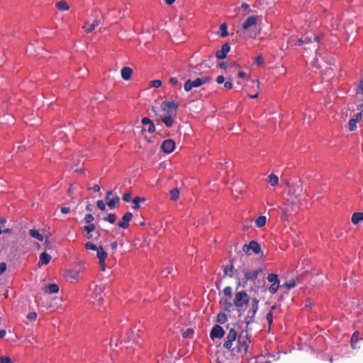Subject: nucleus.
I'll return each mask as SVG.
<instances>
[{"label": "nucleus", "mask_w": 363, "mask_h": 363, "mask_svg": "<svg viewBox=\"0 0 363 363\" xmlns=\"http://www.w3.org/2000/svg\"><path fill=\"white\" fill-rule=\"evenodd\" d=\"M250 342V340L247 335L238 337L235 330L231 328L223 343V347L230 350L233 355L243 356L247 352Z\"/></svg>", "instance_id": "nucleus-1"}, {"label": "nucleus", "mask_w": 363, "mask_h": 363, "mask_svg": "<svg viewBox=\"0 0 363 363\" xmlns=\"http://www.w3.org/2000/svg\"><path fill=\"white\" fill-rule=\"evenodd\" d=\"M239 270L242 274L243 277L239 279L237 282V289L240 286L245 287L248 281H253L255 284V281H259V277L262 278V280L264 279V274L263 273L262 267H257L255 269H249L245 267H240Z\"/></svg>", "instance_id": "nucleus-2"}, {"label": "nucleus", "mask_w": 363, "mask_h": 363, "mask_svg": "<svg viewBox=\"0 0 363 363\" xmlns=\"http://www.w3.org/2000/svg\"><path fill=\"white\" fill-rule=\"evenodd\" d=\"M179 104L174 101H164L161 104V108L165 113L160 116V121L167 127L170 128L174 124V117L177 116Z\"/></svg>", "instance_id": "nucleus-3"}, {"label": "nucleus", "mask_w": 363, "mask_h": 363, "mask_svg": "<svg viewBox=\"0 0 363 363\" xmlns=\"http://www.w3.org/2000/svg\"><path fill=\"white\" fill-rule=\"evenodd\" d=\"M261 31L258 25V16H249L242 26V33L245 38H255Z\"/></svg>", "instance_id": "nucleus-4"}, {"label": "nucleus", "mask_w": 363, "mask_h": 363, "mask_svg": "<svg viewBox=\"0 0 363 363\" xmlns=\"http://www.w3.org/2000/svg\"><path fill=\"white\" fill-rule=\"evenodd\" d=\"M303 191V186L301 184H293L289 186L288 196L289 198L286 199V202L296 205L297 204L301 197V192Z\"/></svg>", "instance_id": "nucleus-5"}, {"label": "nucleus", "mask_w": 363, "mask_h": 363, "mask_svg": "<svg viewBox=\"0 0 363 363\" xmlns=\"http://www.w3.org/2000/svg\"><path fill=\"white\" fill-rule=\"evenodd\" d=\"M250 298L245 290L237 291L235 294L233 299V305L237 308L238 312H240L241 308L249 304Z\"/></svg>", "instance_id": "nucleus-6"}, {"label": "nucleus", "mask_w": 363, "mask_h": 363, "mask_svg": "<svg viewBox=\"0 0 363 363\" xmlns=\"http://www.w3.org/2000/svg\"><path fill=\"white\" fill-rule=\"evenodd\" d=\"M211 78L209 77H203L201 78H196L194 80L187 79L184 85V89L186 91H190L193 88H197L203 84L210 82Z\"/></svg>", "instance_id": "nucleus-7"}, {"label": "nucleus", "mask_w": 363, "mask_h": 363, "mask_svg": "<svg viewBox=\"0 0 363 363\" xmlns=\"http://www.w3.org/2000/svg\"><path fill=\"white\" fill-rule=\"evenodd\" d=\"M259 300L257 298H254L252 300L251 306L247 311V315L244 318L245 323L248 325L255 322V314L258 310Z\"/></svg>", "instance_id": "nucleus-8"}, {"label": "nucleus", "mask_w": 363, "mask_h": 363, "mask_svg": "<svg viewBox=\"0 0 363 363\" xmlns=\"http://www.w3.org/2000/svg\"><path fill=\"white\" fill-rule=\"evenodd\" d=\"M268 281L271 282L272 284L269 287V291L271 294H274L277 292L280 286V280L277 274H269L267 276Z\"/></svg>", "instance_id": "nucleus-9"}, {"label": "nucleus", "mask_w": 363, "mask_h": 363, "mask_svg": "<svg viewBox=\"0 0 363 363\" xmlns=\"http://www.w3.org/2000/svg\"><path fill=\"white\" fill-rule=\"evenodd\" d=\"M105 201L107 203V206L111 209H113L116 207V205L119 203L120 197L117 194H114L113 191H108L106 192Z\"/></svg>", "instance_id": "nucleus-10"}, {"label": "nucleus", "mask_w": 363, "mask_h": 363, "mask_svg": "<svg viewBox=\"0 0 363 363\" xmlns=\"http://www.w3.org/2000/svg\"><path fill=\"white\" fill-rule=\"evenodd\" d=\"M105 289V286L104 284H96L94 286V288L93 289V291L91 294V296L93 298H94L96 301L99 302V305H101L103 300V293Z\"/></svg>", "instance_id": "nucleus-11"}, {"label": "nucleus", "mask_w": 363, "mask_h": 363, "mask_svg": "<svg viewBox=\"0 0 363 363\" xmlns=\"http://www.w3.org/2000/svg\"><path fill=\"white\" fill-rule=\"evenodd\" d=\"M250 250L256 255L259 254L262 251L259 244L255 240L250 241L248 245H244L242 247V251L247 254L249 253Z\"/></svg>", "instance_id": "nucleus-12"}, {"label": "nucleus", "mask_w": 363, "mask_h": 363, "mask_svg": "<svg viewBox=\"0 0 363 363\" xmlns=\"http://www.w3.org/2000/svg\"><path fill=\"white\" fill-rule=\"evenodd\" d=\"M225 335V330L219 325H215L210 332V337L213 340L216 338H222Z\"/></svg>", "instance_id": "nucleus-13"}, {"label": "nucleus", "mask_w": 363, "mask_h": 363, "mask_svg": "<svg viewBox=\"0 0 363 363\" xmlns=\"http://www.w3.org/2000/svg\"><path fill=\"white\" fill-rule=\"evenodd\" d=\"M294 206L287 202L286 206L282 209V215L281 218L284 220H286L289 218L296 213V210L294 209Z\"/></svg>", "instance_id": "nucleus-14"}, {"label": "nucleus", "mask_w": 363, "mask_h": 363, "mask_svg": "<svg viewBox=\"0 0 363 363\" xmlns=\"http://www.w3.org/2000/svg\"><path fill=\"white\" fill-rule=\"evenodd\" d=\"M175 149V143L172 139H167L163 141L161 150L166 154H169Z\"/></svg>", "instance_id": "nucleus-15"}, {"label": "nucleus", "mask_w": 363, "mask_h": 363, "mask_svg": "<svg viewBox=\"0 0 363 363\" xmlns=\"http://www.w3.org/2000/svg\"><path fill=\"white\" fill-rule=\"evenodd\" d=\"M133 218V213L131 212L125 213L123 217L122 220L118 223V225L119 228L123 229H126L129 226V222Z\"/></svg>", "instance_id": "nucleus-16"}, {"label": "nucleus", "mask_w": 363, "mask_h": 363, "mask_svg": "<svg viewBox=\"0 0 363 363\" xmlns=\"http://www.w3.org/2000/svg\"><path fill=\"white\" fill-rule=\"evenodd\" d=\"M138 332L139 330H138L137 333H135L133 330H127V338L125 340V342H130L132 341L133 343L136 345L139 344L140 335L138 334Z\"/></svg>", "instance_id": "nucleus-17"}, {"label": "nucleus", "mask_w": 363, "mask_h": 363, "mask_svg": "<svg viewBox=\"0 0 363 363\" xmlns=\"http://www.w3.org/2000/svg\"><path fill=\"white\" fill-rule=\"evenodd\" d=\"M230 46L228 43H224L220 50H218L216 52V57L219 60H223L226 57L227 54L230 51Z\"/></svg>", "instance_id": "nucleus-18"}, {"label": "nucleus", "mask_w": 363, "mask_h": 363, "mask_svg": "<svg viewBox=\"0 0 363 363\" xmlns=\"http://www.w3.org/2000/svg\"><path fill=\"white\" fill-rule=\"evenodd\" d=\"M101 21L99 19H95L89 25L87 22L85 23V25L83 26V28L85 29L86 33H89L93 31L98 26L101 24Z\"/></svg>", "instance_id": "nucleus-19"}, {"label": "nucleus", "mask_w": 363, "mask_h": 363, "mask_svg": "<svg viewBox=\"0 0 363 363\" xmlns=\"http://www.w3.org/2000/svg\"><path fill=\"white\" fill-rule=\"evenodd\" d=\"M43 291L48 294H56L59 291V286L56 284H50L45 286Z\"/></svg>", "instance_id": "nucleus-20"}, {"label": "nucleus", "mask_w": 363, "mask_h": 363, "mask_svg": "<svg viewBox=\"0 0 363 363\" xmlns=\"http://www.w3.org/2000/svg\"><path fill=\"white\" fill-rule=\"evenodd\" d=\"M107 253L104 251L101 245H99V247L96 250V256L99 259V262L103 263L105 262L107 257Z\"/></svg>", "instance_id": "nucleus-21"}, {"label": "nucleus", "mask_w": 363, "mask_h": 363, "mask_svg": "<svg viewBox=\"0 0 363 363\" xmlns=\"http://www.w3.org/2000/svg\"><path fill=\"white\" fill-rule=\"evenodd\" d=\"M51 256L47 252H44L40 255V260L38 262V266L46 265L51 260Z\"/></svg>", "instance_id": "nucleus-22"}, {"label": "nucleus", "mask_w": 363, "mask_h": 363, "mask_svg": "<svg viewBox=\"0 0 363 363\" xmlns=\"http://www.w3.org/2000/svg\"><path fill=\"white\" fill-rule=\"evenodd\" d=\"M143 125H147L148 126V132L150 133H153L155 131V125L152 120L148 118H143L141 121Z\"/></svg>", "instance_id": "nucleus-23"}, {"label": "nucleus", "mask_w": 363, "mask_h": 363, "mask_svg": "<svg viewBox=\"0 0 363 363\" xmlns=\"http://www.w3.org/2000/svg\"><path fill=\"white\" fill-rule=\"evenodd\" d=\"M133 70L129 67H124L121 69V77L125 81H128L130 79Z\"/></svg>", "instance_id": "nucleus-24"}, {"label": "nucleus", "mask_w": 363, "mask_h": 363, "mask_svg": "<svg viewBox=\"0 0 363 363\" xmlns=\"http://www.w3.org/2000/svg\"><path fill=\"white\" fill-rule=\"evenodd\" d=\"M220 303L222 305L223 311L228 313L233 311L235 307L233 303H231L228 300L220 301Z\"/></svg>", "instance_id": "nucleus-25"}, {"label": "nucleus", "mask_w": 363, "mask_h": 363, "mask_svg": "<svg viewBox=\"0 0 363 363\" xmlns=\"http://www.w3.org/2000/svg\"><path fill=\"white\" fill-rule=\"evenodd\" d=\"M230 264H228V265H225L223 267V274H224V277H233V271L234 269V266H233V260H230Z\"/></svg>", "instance_id": "nucleus-26"}, {"label": "nucleus", "mask_w": 363, "mask_h": 363, "mask_svg": "<svg viewBox=\"0 0 363 363\" xmlns=\"http://www.w3.org/2000/svg\"><path fill=\"white\" fill-rule=\"evenodd\" d=\"M351 220L354 224L359 223L360 221L363 220V213L357 212V213H353V215L352 216Z\"/></svg>", "instance_id": "nucleus-27"}, {"label": "nucleus", "mask_w": 363, "mask_h": 363, "mask_svg": "<svg viewBox=\"0 0 363 363\" xmlns=\"http://www.w3.org/2000/svg\"><path fill=\"white\" fill-rule=\"evenodd\" d=\"M146 199L144 197H139V196H136L133 199V208L134 210H138L140 208V203L141 201H145Z\"/></svg>", "instance_id": "nucleus-28"}, {"label": "nucleus", "mask_w": 363, "mask_h": 363, "mask_svg": "<svg viewBox=\"0 0 363 363\" xmlns=\"http://www.w3.org/2000/svg\"><path fill=\"white\" fill-rule=\"evenodd\" d=\"M267 218L264 216H260L255 220V224L257 228H262L265 225Z\"/></svg>", "instance_id": "nucleus-29"}, {"label": "nucleus", "mask_w": 363, "mask_h": 363, "mask_svg": "<svg viewBox=\"0 0 363 363\" xmlns=\"http://www.w3.org/2000/svg\"><path fill=\"white\" fill-rule=\"evenodd\" d=\"M29 234L32 238H36L39 241L43 240V236L35 229H31L29 230Z\"/></svg>", "instance_id": "nucleus-30"}, {"label": "nucleus", "mask_w": 363, "mask_h": 363, "mask_svg": "<svg viewBox=\"0 0 363 363\" xmlns=\"http://www.w3.org/2000/svg\"><path fill=\"white\" fill-rule=\"evenodd\" d=\"M56 7L60 11H67L69 9V5L66 1H60L56 4Z\"/></svg>", "instance_id": "nucleus-31"}, {"label": "nucleus", "mask_w": 363, "mask_h": 363, "mask_svg": "<svg viewBox=\"0 0 363 363\" xmlns=\"http://www.w3.org/2000/svg\"><path fill=\"white\" fill-rule=\"evenodd\" d=\"M268 182L271 184V186H274L278 184L279 178L277 175L271 174L268 177Z\"/></svg>", "instance_id": "nucleus-32"}, {"label": "nucleus", "mask_w": 363, "mask_h": 363, "mask_svg": "<svg viewBox=\"0 0 363 363\" xmlns=\"http://www.w3.org/2000/svg\"><path fill=\"white\" fill-rule=\"evenodd\" d=\"M276 308V306H272V308H271V310L269 313H267L266 315V319L268 322V324H269V328L272 326V323H273V314H272V311L274 309Z\"/></svg>", "instance_id": "nucleus-33"}, {"label": "nucleus", "mask_w": 363, "mask_h": 363, "mask_svg": "<svg viewBox=\"0 0 363 363\" xmlns=\"http://www.w3.org/2000/svg\"><path fill=\"white\" fill-rule=\"evenodd\" d=\"M220 33V35L223 38L228 36V26L226 23H223L220 24L219 27Z\"/></svg>", "instance_id": "nucleus-34"}, {"label": "nucleus", "mask_w": 363, "mask_h": 363, "mask_svg": "<svg viewBox=\"0 0 363 363\" xmlns=\"http://www.w3.org/2000/svg\"><path fill=\"white\" fill-rule=\"evenodd\" d=\"M359 332L356 331L351 337V346L353 349L357 348L356 344L359 340Z\"/></svg>", "instance_id": "nucleus-35"}, {"label": "nucleus", "mask_w": 363, "mask_h": 363, "mask_svg": "<svg viewBox=\"0 0 363 363\" xmlns=\"http://www.w3.org/2000/svg\"><path fill=\"white\" fill-rule=\"evenodd\" d=\"M228 320V316L225 313H219L218 315H217V319H216V321L220 323V324H223L225 323Z\"/></svg>", "instance_id": "nucleus-36"}, {"label": "nucleus", "mask_w": 363, "mask_h": 363, "mask_svg": "<svg viewBox=\"0 0 363 363\" xmlns=\"http://www.w3.org/2000/svg\"><path fill=\"white\" fill-rule=\"evenodd\" d=\"M179 191L178 189L175 188L170 191V199L172 201H177L178 200L179 197Z\"/></svg>", "instance_id": "nucleus-37"}, {"label": "nucleus", "mask_w": 363, "mask_h": 363, "mask_svg": "<svg viewBox=\"0 0 363 363\" xmlns=\"http://www.w3.org/2000/svg\"><path fill=\"white\" fill-rule=\"evenodd\" d=\"M297 283L295 279H290L288 281L285 282L282 286L286 287L287 290H290L291 289L295 287Z\"/></svg>", "instance_id": "nucleus-38"}, {"label": "nucleus", "mask_w": 363, "mask_h": 363, "mask_svg": "<svg viewBox=\"0 0 363 363\" xmlns=\"http://www.w3.org/2000/svg\"><path fill=\"white\" fill-rule=\"evenodd\" d=\"M116 219H117V216L114 213H109V214L107 215V216L104 218V220L105 221H107V222H108L110 223H112V224L116 222Z\"/></svg>", "instance_id": "nucleus-39"}, {"label": "nucleus", "mask_w": 363, "mask_h": 363, "mask_svg": "<svg viewBox=\"0 0 363 363\" xmlns=\"http://www.w3.org/2000/svg\"><path fill=\"white\" fill-rule=\"evenodd\" d=\"M83 229L86 233L90 234L96 230V225L94 223H90L87 225H84Z\"/></svg>", "instance_id": "nucleus-40"}, {"label": "nucleus", "mask_w": 363, "mask_h": 363, "mask_svg": "<svg viewBox=\"0 0 363 363\" xmlns=\"http://www.w3.org/2000/svg\"><path fill=\"white\" fill-rule=\"evenodd\" d=\"M99 247V245L97 246L96 245L93 244L92 242H87L85 244V248L86 250H91L96 251Z\"/></svg>", "instance_id": "nucleus-41"}, {"label": "nucleus", "mask_w": 363, "mask_h": 363, "mask_svg": "<svg viewBox=\"0 0 363 363\" xmlns=\"http://www.w3.org/2000/svg\"><path fill=\"white\" fill-rule=\"evenodd\" d=\"M357 121H354L353 118H351L348 123L349 129L350 131H353L357 128Z\"/></svg>", "instance_id": "nucleus-42"}, {"label": "nucleus", "mask_w": 363, "mask_h": 363, "mask_svg": "<svg viewBox=\"0 0 363 363\" xmlns=\"http://www.w3.org/2000/svg\"><path fill=\"white\" fill-rule=\"evenodd\" d=\"M223 294L226 296L231 297L232 294H233V289H232V287L230 286H225L224 288V289H223Z\"/></svg>", "instance_id": "nucleus-43"}, {"label": "nucleus", "mask_w": 363, "mask_h": 363, "mask_svg": "<svg viewBox=\"0 0 363 363\" xmlns=\"http://www.w3.org/2000/svg\"><path fill=\"white\" fill-rule=\"evenodd\" d=\"M363 94V79L359 82L357 88V95L359 96Z\"/></svg>", "instance_id": "nucleus-44"}, {"label": "nucleus", "mask_w": 363, "mask_h": 363, "mask_svg": "<svg viewBox=\"0 0 363 363\" xmlns=\"http://www.w3.org/2000/svg\"><path fill=\"white\" fill-rule=\"evenodd\" d=\"M84 220L86 223L90 224L94 221V217L91 213H87L85 215Z\"/></svg>", "instance_id": "nucleus-45"}, {"label": "nucleus", "mask_w": 363, "mask_h": 363, "mask_svg": "<svg viewBox=\"0 0 363 363\" xmlns=\"http://www.w3.org/2000/svg\"><path fill=\"white\" fill-rule=\"evenodd\" d=\"M96 206H97V207H98L100 210H101V211H106V208L105 203H104V201H102V200H99V201H97V202H96Z\"/></svg>", "instance_id": "nucleus-46"}, {"label": "nucleus", "mask_w": 363, "mask_h": 363, "mask_svg": "<svg viewBox=\"0 0 363 363\" xmlns=\"http://www.w3.org/2000/svg\"><path fill=\"white\" fill-rule=\"evenodd\" d=\"M0 362L1 363H13L9 357L8 356H1L0 357Z\"/></svg>", "instance_id": "nucleus-47"}, {"label": "nucleus", "mask_w": 363, "mask_h": 363, "mask_svg": "<svg viewBox=\"0 0 363 363\" xmlns=\"http://www.w3.org/2000/svg\"><path fill=\"white\" fill-rule=\"evenodd\" d=\"M151 85L153 87L159 88V87H160L162 86V81L160 80V79L152 80L151 82Z\"/></svg>", "instance_id": "nucleus-48"}, {"label": "nucleus", "mask_w": 363, "mask_h": 363, "mask_svg": "<svg viewBox=\"0 0 363 363\" xmlns=\"http://www.w3.org/2000/svg\"><path fill=\"white\" fill-rule=\"evenodd\" d=\"M194 333V330L191 328L187 329L185 332L183 333L182 336L184 337H189Z\"/></svg>", "instance_id": "nucleus-49"}, {"label": "nucleus", "mask_w": 363, "mask_h": 363, "mask_svg": "<svg viewBox=\"0 0 363 363\" xmlns=\"http://www.w3.org/2000/svg\"><path fill=\"white\" fill-rule=\"evenodd\" d=\"M132 194L130 192H127L123 194V200L125 202H129L131 200Z\"/></svg>", "instance_id": "nucleus-50"}, {"label": "nucleus", "mask_w": 363, "mask_h": 363, "mask_svg": "<svg viewBox=\"0 0 363 363\" xmlns=\"http://www.w3.org/2000/svg\"><path fill=\"white\" fill-rule=\"evenodd\" d=\"M255 63L257 65V66H262L263 64H264V60L262 58V56H258L256 59H255Z\"/></svg>", "instance_id": "nucleus-51"}, {"label": "nucleus", "mask_w": 363, "mask_h": 363, "mask_svg": "<svg viewBox=\"0 0 363 363\" xmlns=\"http://www.w3.org/2000/svg\"><path fill=\"white\" fill-rule=\"evenodd\" d=\"M36 318L37 313L35 312H31L27 315V318L32 321L35 320Z\"/></svg>", "instance_id": "nucleus-52"}, {"label": "nucleus", "mask_w": 363, "mask_h": 363, "mask_svg": "<svg viewBox=\"0 0 363 363\" xmlns=\"http://www.w3.org/2000/svg\"><path fill=\"white\" fill-rule=\"evenodd\" d=\"M172 271L173 267L169 266L164 270L162 271V274L167 277L169 274H171Z\"/></svg>", "instance_id": "nucleus-53"}, {"label": "nucleus", "mask_w": 363, "mask_h": 363, "mask_svg": "<svg viewBox=\"0 0 363 363\" xmlns=\"http://www.w3.org/2000/svg\"><path fill=\"white\" fill-rule=\"evenodd\" d=\"M169 83L173 86H176L179 84V80L177 77H173L169 79Z\"/></svg>", "instance_id": "nucleus-54"}, {"label": "nucleus", "mask_w": 363, "mask_h": 363, "mask_svg": "<svg viewBox=\"0 0 363 363\" xmlns=\"http://www.w3.org/2000/svg\"><path fill=\"white\" fill-rule=\"evenodd\" d=\"M6 270V264L5 262L0 263V275Z\"/></svg>", "instance_id": "nucleus-55"}, {"label": "nucleus", "mask_w": 363, "mask_h": 363, "mask_svg": "<svg viewBox=\"0 0 363 363\" xmlns=\"http://www.w3.org/2000/svg\"><path fill=\"white\" fill-rule=\"evenodd\" d=\"M362 112H359L357 113H356L354 116V118H352L354 121L359 122L362 120Z\"/></svg>", "instance_id": "nucleus-56"}, {"label": "nucleus", "mask_w": 363, "mask_h": 363, "mask_svg": "<svg viewBox=\"0 0 363 363\" xmlns=\"http://www.w3.org/2000/svg\"><path fill=\"white\" fill-rule=\"evenodd\" d=\"M224 87L227 90H230L233 88V83L230 81H227L224 83Z\"/></svg>", "instance_id": "nucleus-57"}, {"label": "nucleus", "mask_w": 363, "mask_h": 363, "mask_svg": "<svg viewBox=\"0 0 363 363\" xmlns=\"http://www.w3.org/2000/svg\"><path fill=\"white\" fill-rule=\"evenodd\" d=\"M225 77L223 75H219L216 77V82L219 84L224 83Z\"/></svg>", "instance_id": "nucleus-58"}, {"label": "nucleus", "mask_w": 363, "mask_h": 363, "mask_svg": "<svg viewBox=\"0 0 363 363\" xmlns=\"http://www.w3.org/2000/svg\"><path fill=\"white\" fill-rule=\"evenodd\" d=\"M60 211L63 213V214H68L70 213L71 211V209L69 207H62L60 208Z\"/></svg>", "instance_id": "nucleus-59"}, {"label": "nucleus", "mask_w": 363, "mask_h": 363, "mask_svg": "<svg viewBox=\"0 0 363 363\" xmlns=\"http://www.w3.org/2000/svg\"><path fill=\"white\" fill-rule=\"evenodd\" d=\"M100 186L98 185V184H95L92 188H89L88 189L90 190V189H92L93 191H96V192H99L100 191Z\"/></svg>", "instance_id": "nucleus-60"}, {"label": "nucleus", "mask_w": 363, "mask_h": 363, "mask_svg": "<svg viewBox=\"0 0 363 363\" xmlns=\"http://www.w3.org/2000/svg\"><path fill=\"white\" fill-rule=\"evenodd\" d=\"M6 223V218H1L0 219V226H1V228H2L4 226Z\"/></svg>", "instance_id": "nucleus-61"}, {"label": "nucleus", "mask_w": 363, "mask_h": 363, "mask_svg": "<svg viewBox=\"0 0 363 363\" xmlns=\"http://www.w3.org/2000/svg\"><path fill=\"white\" fill-rule=\"evenodd\" d=\"M219 67L221 68V69H225L227 67V65L225 62H220L219 65H218Z\"/></svg>", "instance_id": "nucleus-62"}, {"label": "nucleus", "mask_w": 363, "mask_h": 363, "mask_svg": "<svg viewBox=\"0 0 363 363\" xmlns=\"http://www.w3.org/2000/svg\"><path fill=\"white\" fill-rule=\"evenodd\" d=\"M86 210L87 211H90V212H91V211H92V210H93V206H92V205H91V204H90V203H88V204L86 205Z\"/></svg>", "instance_id": "nucleus-63"}, {"label": "nucleus", "mask_w": 363, "mask_h": 363, "mask_svg": "<svg viewBox=\"0 0 363 363\" xmlns=\"http://www.w3.org/2000/svg\"><path fill=\"white\" fill-rule=\"evenodd\" d=\"M110 246L113 250H116L117 248L118 244L116 242H113L111 243Z\"/></svg>", "instance_id": "nucleus-64"}]
</instances>
